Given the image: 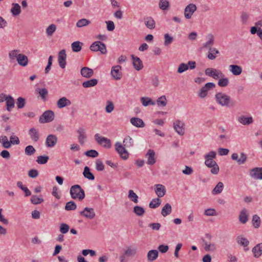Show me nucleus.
Wrapping results in <instances>:
<instances>
[{
    "instance_id": "obj_57",
    "label": "nucleus",
    "mask_w": 262,
    "mask_h": 262,
    "mask_svg": "<svg viewBox=\"0 0 262 262\" xmlns=\"http://www.w3.org/2000/svg\"><path fill=\"white\" fill-rule=\"evenodd\" d=\"M221 78L218 81L217 84L221 87H225L228 85L229 81L228 78H223L220 77Z\"/></svg>"
},
{
    "instance_id": "obj_8",
    "label": "nucleus",
    "mask_w": 262,
    "mask_h": 262,
    "mask_svg": "<svg viewBox=\"0 0 262 262\" xmlns=\"http://www.w3.org/2000/svg\"><path fill=\"white\" fill-rule=\"evenodd\" d=\"M215 84L213 82H208L203 86L198 93V96L201 98H205L208 94V92L215 88Z\"/></svg>"
},
{
    "instance_id": "obj_19",
    "label": "nucleus",
    "mask_w": 262,
    "mask_h": 262,
    "mask_svg": "<svg viewBox=\"0 0 262 262\" xmlns=\"http://www.w3.org/2000/svg\"><path fill=\"white\" fill-rule=\"evenodd\" d=\"M207 41L205 42L202 46V48L208 49L209 50L212 48V46L214 43V37L213 34H209L207 36Z\"/></svg>"
},
{
    "instance_id": "obj_32",
    "label": "nucleus",
    "mask_w": 262,
    "mask_h": 262,
    "mask_svg": "<svg viewBox=\"0 0 262 262\" xmlns=\"http://www.w3.org/2000/svg\"><path fill=\"white\" fill-rule=\"evenodd\" d=\"M11 12L13 16H16L21 13L20 6L17 3H12Z\"/></svg>"
},
{
    "instance_id": "obj_5",
    "label": "nucleus",
    "mask_w": 262,
    "mask_h": 262,
    "mask_svg": "<svg viewBox=\"0 0 262 262\" xmlns=\"http://www.w3.org/2000/svg\"><path fill=\"white\" fill-rule=\"evenodd\" d=\"M115 149L117 152L119 154L121 158L123 160H126L128 158V153L127 150L125 148V146L122 144L117 142L115 144Z\"/></svg>"
},
{
    "instance_id": "obj_48",
    "label": "nucleus",
    "mask_w": 262,
    "mask_h": 262,
    "mask_svg": "<svg viewBox=\"0 0 262 262\" xmlns=\"http://www.w3.org/2000/svg\"><path fill=\"white\" fill-rule=\"evenodd\" d=\"M252 222L254 227L255 228H258L260 226L261 223L259 216L257 214L254 215L252 216Z\"/></svg>"
},
{
    "instance_id": "obj_6",
    "label": "nucleus",
    "mask_w": 262,
    "mask_h": 262,
    "mask_svg": "<svg viewBox=\"0 0 262 262\" xmlns=\"http://www.w3.org/2000/svg\"><path fill=\"white\" fill-rule=\"evenodd\" d=\"M54 114L52 111H45L39 118V122L41 123L50 122L54 120Z\"/></svg>"
},
{
    "instance_id": "obj_55",
    "label": "nucleus",
    "mask_w": 262,
    "mask_h": 262,
    "mask_svg": "<svg viewBox=\"0 0 262 262\" xmlns=\"http://www.w3.org/2000/svg\"><path fill=\"white\" fill-rule=\"evenodd\" d=\"M157 103L159 106H165L167 104V100L165 96L163 95L159 97L157 99Z\"/></svg>"
},
{
    "instance_id": "obj_58",
    "label": "nucleus",
    "mask_w": 262,
    "mask_h": 262,
    "mask_svg": "<svg viewBox=\"0 0 262 262\" xmlns=\"http://www.w3.org/2000/svg\"><path fill=\"white\" fill-rule=\"evenodd\" d=\"M49 157L47 156H39L37 157L36 162L40 164H45L47 163Z\"/></svg>"
},
{
    "instance_id": "obj_59",
    "label": "nucleus",
    "mask_w": 262,
    "mask_h": 262,
    "mask_svg": "<svg viewBox=\"0 0 262 262\" xmlns=\"http://www.w3.org/2000/svg\"><path fill=\"white\" fill-rule=\"evenodd\" d=\"M25 154L27 156H31L35 152V149L32 145H28L25 149Z\"/></svg>"
},
{
    "instance_id": "obj_60",
    "label": "nucleus",
    "mask_w": 262,
    "mask_h": 262,
    "mask_svg": "<svg viewBox=\"0 0 262 262\" xmlns=\"http://www.w3.org/2000/svg\"><path fill=\"white\" fill-rule=\"evenodd\" d=\"M31 202L32 204L37 205L43 202V199L38 197L36 195H33L31 198Z\"/></svg>"
},
{
    "instance_id": "obj_35",
    "label": "nucleus",
    "mask_w": 262,
    "mask_h": 262,
    "mask_svg": "<svg viewBox=\"0 0 262 262\" xmlns=\"http://www.w3.org/2000/svg\"><path fill=\"white\" fill-rule=\"evenodd\" d=\"M144 24L146 27L149 29H153L155 28V21L151 17H147L145 18Z\"/></svg>"
},
{
    "instance_id": "obj_45",
    "label": "nucleus",
    "mask_w": 262,
    "mask_h": 262,
    "mask_svg": "<svg viewBox=\"0 0 262 262\" xmlns=\"http://www.w3.org/2000/svg\"><path fill=\"white\" fill-rule=\"evenodd\" d=\"M123 142L124 146L127 148L133 147L134 145V140L129 136L124 138Z\"/></svg>"
},
{
    "instance_id": "obj_12",
    "label": "nucleus",
    "mask_w": 262,
    "mask_h": 262,
    "mask_svg": "<svg viewBox=\"0 0 262 262\" xmlns=\"http://www.w3.org/2000/svg\"><path fill=\"white\" fill-rule=\"evenodd\" d=\"M80 215L88 219H93L95 216L94 209L92 208L85 207L83 210L80 212Z\"/></svg>"
},
{
    "instance_id": "obj_50",
    "label": "nucleus",
    "mask_w": 262,
    "mask_h": 262,
    "mask_svg": "<svg viewBox=\"0 0 262 262\" xmlns=\"http://www.w3.org/2000/svg\"><path fill=\"white\" fill-rule=\"evenodd\" d=\"M161 204V200L159 198L152 199L149 204L150 208H156Z\"/></svg>"
},
{
    "instance_id": "obj_62",
    "label": "nucleus",
    "mask_w": 262,
    "mask_h": 262,
    "mask_svg": "<svg viewBox=\"0 0 262 262\" xmlns=\"http://www.w3.org/2000/svg\"><path fill=\"white\" fill-rule=\"evenodd\" d=\"M169 7V2L167 0H160L159 8L163 10H166Z\"/></svg>"
},
{
    "instance_id": "obj_22",
    "label": "nucleus",
    "mask_w": 262,
    "mask_h": 262,
    "mask_svg": "<svg viewBox=\"0 0 262 262\" xmlns=\"http://www.w3.org/2000/svg\"><path fill=\"white\" fill-rule=\"evenodd\" d=\"M229 70L234 76H238L242 72V68L238 65L231 64L229 66Z\"/></svg>"
},
{
    "instance_id": "obj_38",
    "label": "nucleus",
    "mask_w": 262,
    "mask_h": 262,
    "mask_svg": "<svg viewBox=\"0 0 262 262\" xmlns=\"http://www.w3.org/2000/svg\"><path fill=\"white\" fill-rule=\"evenodd\" d=\"M83 174L85 178L89 180H94L95 179L94 174L90 171V169L88 166H85L84 168Z\"/></svg>"
},
{
    "instance_id": "obj_17",
    "label": "nucleus",
    "mask_w": 262,
    "mask_h": 262,
    "mask_svg": "<svg viewBox=\"0 0 262 262\" xmlns=\"http://www.w3.org/2000/svg\"><path fill=\"white\" fill-rule=\"evenodd\" d=\"M71 104V101L65 97L60 98L56 103L57 106L59 108H62L66 106H70Z\"/></svg>"
},
{
    "instance_id": "obj_37",
    "label": "nucleus",
    "mask_w": 262,
    "mask_h": 262,
    "mask_svg": "<svg viewBox=\"0 0 262 262\" xmlns=\"http://www.w3.org/2000/svg\"><path fill=\"white\" fill-rule=\"evenodd\" d=\"M247 211L245 208H243L240 212L239 215V220L242 224H245L248 221Z\"/></svg>"
},
{
    "instance_id": "obj_3",
    "label": "nucleus",
    "mask_w": 262,
    "mask_h": 262,
    "mask_svg": "<svg viewBox=\"0 0 262 262\" xmlns=\"http://www.w3.org/2000/svg\"><path fill=\"white\" fill-rule=\"evenodd\" d=\"M94 138L96 142L103 147L110 148L112 147L111 140L106 137L100 136L99 134H96L94 135Z\"/></svg>"
},
{
    "instance_id": "obj_16",
    "label": "nucleus",
    "mask_w": 262,
    "mask_h": 262,
    "mask_svg": "<svg viewBox=\"0 0 262 262\" xmlns=\"http://www.w3.org/2000/svg\"><path fill=\"white\" fill-rule=\"evenodd\" d=\"M145 156L147 158V164L148 165H152L156 163L155 152L154 150L149 149Z\"/></svg>"
},
{
    "instance_id": "obj_1",
    "label": "nucleus",
    "mask_w": 262,
    "mask_h": 262,
    "mask_svg": "<svg viewBox=\"0 0 262 262\" xmlns=\"http://www.w3.org/2000/svg\"><path fill=\"white\" fill-rule=\"evenodd\" d=\"M70 194L73 199H78L79 201L82 200L85 197L84 190L79 185H74L70 188Z\"/></svg>"
},
{
    "instance_id": "obj_61",
    "label": "nucleus",
    "mask_w": 262,
    "mask_h": 262,
    "mask_svg": "<svg viewBox=\"0 0 262 262\" xmlns=\"http://www.w3.org/2000/svg\"><path fill=\"white\" fill-rule=\"evenodd\" d=\"M114 109V104L112 101L108 100L106 102L105 111L107 113H111Z\"/></svg>"
},
{
    "instance_id": "obj_11",
    "label": "nucleus",
    "mask_w": 262,
    "mask_h": 262,
    "mask_svg": "<svg viewBox=\"0 0 262 262\" xmlns=\"http://www.w3.org/2000/svg\"><path fill=\"white\" fill-rule=\"evenodd\" d=\"M196 6L193 4L188 5L184 9V16L186 19H190L196 10Z\"/></svg>"
},
{
    "instance_id": "obj_23",
    "label": "nucleus",
    "mask_w": 262,
    "mask_h": 262,
    "mask_svg": "<svg viewBox=\"0 0 262 262\" xmlns=\"http://www.w3.org/2000/svg\"><path fill=\"white\" fill-rule=\"evenodd\" d=\"M5 101L7 105V110L10 112L15 106L14 99L11 95H8L6 96Z\"/></svg>"
},
{
    "instance_id": "obj_2",
    "label": "nucleus",
    "mask_w": 262,
    "mask_h": 262,
    "mask_svg": "<svg viewBox=\"0 0 262 262\" xmlns=\"http://www.w3.org/2000/svg\"><path fill=\"white\" fill-rule=\"evenodd\" d=\"M215 98L216 101L222 106H229L230 97L227 94L219 92L215 94Z\"/></svg>"
},
{
    "instance_id": "obj_39",
    "label": "nucleus",
    "mask_w": 262,
    "mask_h": 262,
    "mask_svg": "<svg viewBox=\"0 0 262 262\" xmlns=\"http://www.w3.org/2000/svg\"><path fill=\"white\" fill-rule=\"evenodd\" d=\"M98 83V80L97 79H91L90 80L84 81L82 83V86L85 88H88L94 86Z\"/></svg>"
},
{
    "instance_id": "obj_24",
    "label": "nucleus",
    "mask_w": 262,
    "mask_h": 262,
    "mask_svg": "<svg viewBox=\"0 0 262 262\" xmlns=\"http://www.w3.org/2000/svg\"><path fill=\"white\" fill-rule=\"evenodd\" d=\"M78 141L81 144H83L85 139H86V135L85 134V130L84 128L80 127L78 130Z\"/></svg>"
},
{
    "instance_id": "obj_54",
    "label": "nucleus",
    "mask_w": 262,
    "mask_h": 262,
    "mask_svg": "<svg viewBox=\"0 0 262 262\" xmlns=\"http://www.w3.org/2000/svg\"><path fill=\"white\" fill-rule=\"evenodd\" d=\"M90 24V21L85 18L79 20L76 23V26L78 28L86 26Z\"/></svg>"
},
{
    "instance_id": "obj_36",
    "label": "nucleus",
    "mask_w": 262,
    "mask_h": 262,
    "mask_svg": "<svg viewBox=\"0 0 262 262\" xmlns=\"http://www.w3.org/2000/svg\"><path fill=\"white\" fill-rule=\"evenodd\" d=\"M172 211L171 206L170 204H166L161 210V214L162 216L165 217L166 216L170 214Z\"/></svg>"
},
{
    "instance_id": "obj_49",
    "label": "nucleus",
    "mask_w": 262,
    "mask_h": 262,
    "mask_svg": "<svg viewBox=\"0 0 262 262\" xmlns=\"http://www.w3.org/2000/svg\"><path fill=\"white\" fill-rule=\"evenodd\" d=\"M19 51L17 50H12L9 53V57L11 62H13L15 59H17L19 55Z\"/></svg>"
},
{
    "instance_id": "obj_63",
    "label": "nucleus",
    "mask_w": 262,
    "mask_h": 262,
    "mask_svg": "<svg viewBox=\"0 0 262 262\" xmlns=\"http://www.w3.org/2000/svg\"><path fill=\"white\" fill-rule=\"evenodd\" d=\"M189 68L188 66L184 63H181L178 67L177 72L178 73H182L187 71Z\"/></svg>"
},
{
    "instance_id": "obj_29",
    "label": "nucleus",
    "mask_w": 262,
    "mask_h": 262,
    "mask_svg": "<svg viewBox=\"0 0 262 262\" xmlns=\"http://www.w3.org/2000/svg\"><path fill=\"white\" fill-rule=\"evenodd\" d=\"M237 120L240 123L243 125H249L253 122L252 117H246L245 116H241L238 117Z\"/></svg>"
},
{
    "instance_id": "obj_31",
    "label": "nucleus",
    "mask_w": 262,
    "mask_h": 262,
    "mask_svg": "<svg viewBox=\"0 0 262 262\" xmlns=\"http://www.w3.org/2000/svg\"><path fill=\"white\" fill-rule=\"evenodd\" d=\"M137 248L131 246L127 247L124 251L125 255H126L127 257H133L137 254Z\"/></svg>"
},
{
    "instance_id": "obj_42",
    "label": "nucleus",
    "mask_w": 262,
    "mask_h": 262,
    "mask_svg": "<svg viewBox=\"0 0 262 262\" xmlns=\"http://www.w3.org/2000/svg\"><path fill=\"white\" fill-rule=\"evenodd\" d=\"M83 43L79 41H76L72 43L71 48L74 52H79L82 49Z\"/></svg>"
},
{
    "instance_id": "obj_53",
    "label": "nucleus",
    "mask_w": 262,
    "mask_h": 262,
    "mask_svg": "<svg viewBox=\"0 0 262 262\" xmlns=\"http://www.w3.org/2000/svg\"><path fill=\"white\" fill-rule=\"evenodd\" d=\"M56 26L54 24H51L46 29V33L48 36H51L56 31Z\"/></svg>"
},
{
    "instance_id": "obj_64",
    "label": "nucleus",
    "mask_w": 262,
    "mask_h": 262,
    "mask_svg": "<svg viewBox=\"0 0 262 262\" xmlns=\"http://www.w3.org/2000/svg\"><path fill=\"white\" fill-rule=\"evenodd\" d=\"M173 37L170 36L168 33L164 35V45L169 46L173 41Z\"/></svg>"
},
{
    "instance_id": "obj_52",
    "label": "nucleus",
    "mask_w": 262,
    "mask_h": 262,
    "mask_svg": "<svg viewBox=\"0 0 262 262\" xmlns=\"http://www.w3.org/2000/svg\"><path fill=\"white\" fill-rule=\"evenodd\" d=\"M16 103L17 108L18 109H21V108H24L25 106L26 100L25 98H24L23 97H18L16 99Z\"/></svg>"
},
{
    "instance_id": "obj_34",
    "label": "nucleus",
    "mask_w": 262,
    "mask_h": 262,
    "mask_svg": "<svg viewBox=\"0 0 262 262\" xmlns=\"http://www.w3.org/2000/svg\"><path fill=\"white\" fill-rule=\"evenodd\" d=\"M204 249L206 251H214L216 249V246L215 243L207 242L206 240H203Z\"/></svg>"
},
{
    "instance_id": "obj_14",
    "label": "nucleus",
    "mask_w": 262,
    "mask_h": 262,
    "mask_svg": "<svg viewBox=\"0 0 262 262\" xmlns=\"http://www.w3.org/2000/svg\"><path fill=\"white\" fill-rule=\"evenodd\" d=\"M57 142V138L54 135H49L47 137L46 140V145L48 147H53L55 146Z\"/></svg>"
},
{
    "instance_id": "obj_41",
    "label": "nucleus",
    "mask_w": 262,
    "mask_h": 262,
    "mask_svg": "<svg viewBox=\"0 0 262 262\" xmlns=\"http://www.w3.org/2000/svg\"><path fill=\"white\" fill-rule=\"evenodd\" d=\"M0 143L2 144L3 147L9 148L11 147L10 141H8V139L6 136H0Z\"/></svg>"
},
{
    "instance_id": "obj_13",
    "label": "nucleus",
    "mask_w": 262,
    "mask_h": 262,
    "mask_svg": "<svg viewBox=\"0 0 262 262\" xmlns=\"http://www.w3.org/2000/svg\"><path fill=\"white\" fill-rule=\"evenodd\" d=\"M250 176L255 180H262V167H255L250 170Z\"/></svg>"
},
{
    "instance_id": "obj_15",
    "label": "nucleus",
    "mask_w": 262,
    "mask_h": 262,
    "mask_svg": "<svg viewBox=\"0 0 262 262\" xmlns=\"http://www.w3.org/2000/svg\"><path fill=\"white\" fill-rule=\"evenodd\" d=\"M184 124L180 120H176L173 123V127L175 131L180 135L184 134Z\"/></svg>"
},
{
    "instance_id": "obj_46",
    "label": "nucleus",
    "mask_w": 262,
    "mask_h": 262,
    "mask_svg": "<svg viewBox=\"0 0 262 262\" xmlns=\"http://www.w3.org/2000/svg\"><path fill=\"white\" fill-rule=\"evenodd\" d=\"M224 184L222 182H219L214 188L212 190V193L213 194H217L221 193L223 189Z\"/></svg>"
},
{
    "instance_id": "obj_26",
    "label": "nucleus",
    "mask_w": 262,
    "mask_h": 262,
    "mask_svg": "<svg viewBox=\"0 0 262 262\" xmlns=\"http://www.w3.org/2000/svg\"><path fill=\"white\" fill-rule=\"evenodd\" d=\"M130 122L132 124L137 127H143L145 126V124L143 121L137 117H133L130 119Z\"/></svg>"
},
{
    "instance_id": "obj_10",
    "label": "nucleus",
    "mask_w": 262,
    "mask_h": 262,
    "mask_svg": "<svg viewBox=\"0 0 262 262\" xmlns=\"http://www.w3.org/2000/svg\"><path fill=\"white\" fill-rule=\"evenodd\" d=\"M67 54L64 49L60 51L58 54V62L61 69H64L66 64Z\"/></svg>"
},
{
    "instance_id": "obj_9",
    "label": "nucleus",
    "mask_w": 262,
    "mask_h": 262,
    "mask_svg": "<svg viewBox=\"0 0 262 262\" xmlns=\"http://www.w3.org/2000/svg\"><path fill=\"white\" fill-rule=\"evenodd\" d=\"M205 164L209 168H211V172L213 174H216L219 171V166L213 160L205 159Z\"/></svg>"
},
{
    "instance_id": "obj_18",
    "label": "nucleus",
    "mask_w": 262,
    "mask_h": 262,
    "mask_svg": "<svg viewBox=\"0 0 262 262\" xmlns=\"http://www.w3.org/2000/svg\"><path fill=\"white\" fill-rule=\"evenodd\" d=\"M121 67L120 66H116L112 67L111 70V75L116 80H119L121 77V73L120 72Z\"/></svg>"
},
{
    "instance_id": "obj_44",
    "label": "nucleus",
    "mask_w": 262,
    "mask_h": 262,
    "mask_svg": "<svg viewBox=\"0 0 262 262\" xmlns=\"http://www.w3.org/2000/svg\"><path fill=\"white\" fill-rule=\"evenodd\" d=\"M141 102L144 106H147L149 105H154L156 103L152 101L149 97H143L141 98Z\"/></svg>"
},
{
    "instance_id": "obj_20",
    "label": "nucleus",
    "mask_w": 262,
    "mask_h": 262,
    "mask_svg": "<svg viewBox=\"0 0 262 262\" xmlns=\"http://www.w3.org/2000/svg\"><path fill=\"white\" fill-rule=\"evenodd\" d=\"M131 57L134 68L137 71L141 70L143 68V65L141 59L134 55H132Z\"/></svg>"
},
{
    "instance_id": "obj_28",
    "label": "nucleus",
    "mask_w": 262,
    "mask_h": 262,
    "mask_svg": "<svg viewBox=\"0 0 262 262\" xmlns=\"http://www.w3.org/2000/svg\"><path fill=\"white\" fill-rule=\"evenodd\" d=\"M18 57L17 59V63L19 65L25 67L28 63V59L27 56L23 54H19Z\"/></svg>"
},
{
    "instance_id": "obj_25",
    "label": "nucleus",
    "mask_w": 262,
    "mask_h": 262,
    "mask_svg": "<svg viewBox=\"0 0 262 262\" xmlns=\"http://www.w3.org/2000/svg\"><path fill=\"white\" fill-rule=\"evenodd\" d=\"M236 242L238 244L245 248V251H248L249 250V248H247V247L249 244V242L247 238L242 236H238L236 238Z\"/></svg>"
},
{
    "instance_id": "obj_30",
    "label": "nucleus",
    "mask_w": 262,
    "mask_h": 262,
    "mask_svg": "<svg viewBox=\"0 0 262 262\" xmlns=\"http://www.w3.org/2000/svg\"><path fill=\"white\" fill-rule=\"evenodd\" d=\"M81 75L85 78H90L94 74V72L92 69L88 67H83L80 71Z\"/></svg>"
},
{
    "instance_id": "obj_40",
    "label": "nucleus",
    "mask_w": 262,
    "mask_h": 262,
    "mask_svg": "<svg viewBox=\"0 0 262 262\" xmlns=\"http://www.w3.org/2000/svg\"><path fill=\"white\" fill-rule=\"evenodd\" d=\"M219 53L220 52L217 49L215 48H212L209 50V53L207 55V57L210 60H214L216 57L215 54H219Z\"/></svg>"
},
{
    "instance_id": "obj_47",
    "label": "nucleus",
    "mask_w": 262,
    "mask_h": 262,
    "mask_svg": "<svg viewBox=\"0 0 262 262\" xmlns=\"http://www.w3.org/2000/svg\"><path fill=\"white\" fill-rule=\"evenodd\" d=\"M128 198L130 200L135 203L138 202V196L133 190H129Z\"/></svg>"
},
{
    "instance_id": "obj_33",
    "label": "nucleus",
    "mask_w": 262,
    "mask_h": 262,
    "mask_svg": "<svg viewBox=\"0 0 262 262\" xmlns=\"http://www.w3.org/2000/svg\"><path fill=\"white\" fill-rule=\"evenodd\" d=\"M255 257L258 258L262 255V243L258 244L252 249Z\"/></svg>"
},
{
    "instance_id": "obj_51",
    "label": "nucleus",
    "mask_w": 262,
    "mask_h": 262,
    "mask_svg": "<svg viewBox=\"0 0 262 262\" xmlns=\"http://www.w3.org/2000/svg\"><path fill=\"white\" fill-rule=\"evenodd\" d=\"M77 205L74 201H71L66 203L65 209L67 211L74 210L76 209Z\"/></svg>"
},
{
    "instance_id": "obj_27",
    "label": "nucleus",
    "mask_w": 262,
    "mask_h": 262,
    "mask_svg": "<svg viewBox=\"0 0 262 262\" xmlns=\"http://www.w3.org/2000/svg\"><path fill=\"white\" fill-rule=\"evenodd\" d=\"M30 138L34 142H37L39 138V133L37 129L34 127L31 128L28 133Z\"/></svg>"
},
{
    "instance_id": "obj_43",
    "label": "nucleus",
    "mask_w": 262,
    "mask_h": 262,
    "mask_svg": "<svg viewBox=\"0 0 262 262\" xmlns=\"http://www.w3.org/2000/svg\"><path fill=\"white\" fill-rule=\"evenodd\" d=\"M147 258L149 261L154 260L158 256V252L156 250H151L147 253Z\"/></svg>"
},
{
    "instance_id": "obj_56",
    "label": "nucleus",
    "mask_w": 262,
    "mask_h": 262,
    "mask_svg": "<svg viewBox=\"0 0 262 262\" xmlns=\"http://www.w3.org/2000/svg\"><path fill=\"white\" fill-rule=\"evenodd\" d=\"M134 212L138 216H142L145 212L144 208L139 206H136L134 208Z\"/></svg>"
},
{
    "instance_id": "obj_4",
    "label": "nucleus",
    "mask_w": 262,
    "mask_h": 262,
    "mask_svg": "<svg viewBox=\"0 0 262 262\" xmlns=\"http://www.w3.org/2000/svg\"><path fill=\"white\" fill-rule=\"evenodd\" d=\"M90 49L92 51H100L102 54H105L107 53L105 45L100 41L93 42L91 45Z\"/></svg>"
},
{
    "instance_id": "obj_21",
    "label": "nucleus",
    "mask_w": 262,
    "mask_h": 262,
    "mask_svg": "<svg viewBox=\"0 0 262 262\" xmlns=\"http://www.w3.org/2000/svg\"><path fill=\"white\" fill-rule=\"evenodd\" d=\"M155 187V193L158 197H163L165 194L166 189L164 185L162 184H156Z\"/></svg>"
},
{
    "instance_id": "obj_7",
    "label": "nucleus",
    "mask_w": 262,
    "mask_h": 262,
    "mask_svg": "<svg viewBox=\"0 0 262 262\" xmlns=\"http://www.w3.org/2000/svg\"><path fill=\"white\" fill-rule=\"evenodd\" d=\"M205 73L207 76L212 77L215 79L224 76L223 73L219 70L213 68H207L205 70Z\"/></svg>"
}]
</instances>
